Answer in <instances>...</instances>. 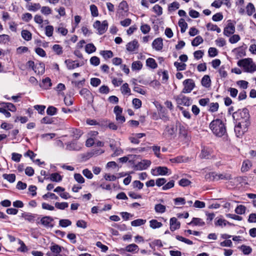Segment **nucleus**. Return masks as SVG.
<instances>
[{
	"instance_id": "obj_15",
	"label": "nucleus",
	"mask_w": 256,
	"mask_h": 256,
	"mask_svg": "<svg viewBox=\"0 0 256 256\" xmlns=\"http://www.w3.org/2000/svg\"><path fill=\"white\" fill-rule=\"evenodd\" d=\"M152 46L157 51L161 50L163 48L162 39L160 38L155 39L152 43Z\"/></svg>"
},
{
	"instance_id": "obj_61",
	"label": "nucleus",
	"mask_w": 256,
	"mask_h": 256,
	"mask_svg": "<svg viewBox=\"0 0 256 256\" xmlns=\"http://www.w3.org/2000/svg\"><path fill=\"white\" fill-rule=\"evenodd\" d=\"M174 186V181L173 180H170L166 184H164L162 187V190H166L173 188Z\"/></svg>"
},
{
	"instance_id": "obj_37",
	"label": "nucleus",
	"mask_w": 256,
	"mask_h": 256,
	"mask_svg": "<svg viewBox=\"0 0 256 256\" xmlns=\"http://www.w3.org/2000/svg\"><path fill=\"white\" fill-rule=\"evenodd\" d=\"M203 41L204 40L200 36H196L192 41V46H196L202 43Z\"/></svg>"
},
{
	"instance_id": "obj_6",
	"label": "nucleus",
	"mask_w": 256,
	"mask_h": 256,
	"mask_svg": "<svg viewBox=\"0 0 256 256\" xmlns=\"http://www.w3.org/2000/svg\"><path fill=\"white\" fill-rule=\"evenodd\" d=\"M93 26L94 28L97 30L100 34H102L106 31L108 28V23L106 20H104L102 22L99 20H96L94 22Z\"/></svg>"
},
{
	"instance_id": "obj_58",
	"label": "nucleus",
	"mask_w": 256,
	"mask_h": 256,
	"mask_svg": "<svg viewBox=\"0 0 256 256\" xmlns=\"http://www.w3.org/2000/svg\"><path fill=\"white\" fill-rule=\"evenodd\" d=\"M90 63L94 66H98L100 64V60L98 57L93 56L90 58Z\"/></svg>"
},
{
	"instance_id": "obj_41",
	"label": "nucleus",
	"mask_w": 256,
	"mask_h": 256,
	"mask_svg": "<svg viewBox=\"0 0 256 256\" xmlns=\"http://www.w3.org/2000/svg\"><path fill=\"white\" fill-rule=\"evenodd\" d=\"M2 177L6 180L10 182H14L16 180V176L14 174H4Z\"/></svg>"
},
{
	"instance_id": "obj_35",
	"label": "nucleus",
	"mask_w": 256,
	"mask_h": 256,
	"mask_svg": "<svg viewBox=\"0 0 256 256\" xmlns=\"http://www.w3.org/2000/svg\"><path fill=\"white\" fill-rule=\"evenodd\" d=\"M246 207L242 204L238 206L235 209V212L238 214H244L246 210Z\"/></svg>"
},
{
	"instance_id": "obj_54",
	"label": "nucleus",
	"mask_w": 256,
	"mask_h": 256,
	"mask_svg": "<svg viewBox=\"0 0 256 256\" xmlns=\"http://www.w3.org/2000/svg\"><path fill=\"white\" fill-rule=\"evenodd\" d=\"M140 29L144 34H146L150 32V27L148 24H142L140 26Z\"/></svg>"
},
{
	"instance_id": "obj_27",
	"label": "nucleus",
	"mask_w": 256,
	"mask_h": 256,
	"mask_svg": "<svg viewBox=\"0 0 256 256\" xmlns=\"http://www.w3.org/2000/svg\"><path fill=\"white\" fill-rule=\"evenodd\" d=\"M150 226L153 229L160 228L162 226V224L160 222H158L156 220H152L150 221Z\"/></svg>"
},
{
	"instance_id": "obj_10",
	"label": "nucleus",
	"mask_w": 256,
	"mask_h": 256,
	"mask_svg": "<svg viewBox=\"0 0 256 256\" xmlns=\"http://www.w3.org/2000/svg\"><path fill=\"white\" fill-rule=\"evenodd\" d=\"M151 162L150 160H144L134 166V169L136 170H142L147 169L150 165Z\"/></svg>"
},
{
	"instance_id": "obj_21",
	"label": "nucleus",
	"mask_w": 256,
	"mask_h": 256,
	"mask_svg": "<svg viewBox=\"0 0 256 256\" xmlns=\"http://www.w3.org/2000/svg\"><path fill=\"white\" fill-rule=\"evenodd\" d=\"M205 224V222L204 220L200 218H194L188 224L189 225L192 226H203Z\"/></svg>"
},
{
	"instance_id": "obj_62",
	"label": "nucleus",
	"mask_w": 256,
	"mask_h": 256,
	"mask_svg": "<svg viewBox=\"0 0 256 256\" xmlns=\"http://www.w3.org/2000/svg\"><path fill=\"white\" fill-rule=\"evenodd\" d=\"M153 11L158 16H160L162 13V8L159 6L158 4H156L154 6Z\"/></svg>"
},
{
	"instance_id": "obj_36",
	"label": "nucleus",
	"mask_w": 256,
	"mask_h": 256,
	"mask_svg": "<svg viewBox=\"0 0 256 256\" xmlns=\"http://www.w3.org/2000/svg\"><path fill=\"white\" fill-rule=\"evenodd\" d=\"M226 224L229 225H231V224L228 222L226 221V220L219 218L215 222V225L216 226H220L221 227L226 226Z\"/></svg>"
},
{
	"instance_id": "obj_52",
	"label": "nucleus",
	"mask_w": 256,
	"mask_h": 256,
	"mask_svg": "<svg viewBox=\"0 0 256 256\" xmlns=\"http://www.w3.org/2000/svg\"><path fill=\"white\" fill-rule=\"evenodd\" d=\"M54 122V118L48 116L43 118L40 120V122L44 124H52Z\"/></svg>"
},
{
	"instance_id": "obj_19",
	"label": "nucleus",
	"mask_w": 256,
	"mask_h": 256,
	"mask_svg": "<svg viewBox=\"0 0 256 256\" xmlns=\"http://www.w3.org/2000/svg\"><path fill=\"white\" fill-rule=\"evenodd\" d=\"M68 132L70 136L75 139L79 138L82 134L80 130L75 128H70Z\"/></svg>"
},
{
	"instance_id": "obj_2",
	"label": "nucleus",
	"mask_w": 256,
	"mask_h": 256,
	"mask_svg": "<svg viewBox=\"0 0 256 256\" xmlns=\"http://www.w3.org/2000/svg\"><path fill=\"white\" fill-rule=\"evenodd\" d=\"M210 128L214 134L221 137L226 132V128L223 122L216 118L210 124Z\"/></svg>"
},
{
	"instance_id": "obj_63",
	"label": "nucleus",
	"mask_w": 256,
	"mask_h": 256,
	"mask_svg": "<svg viewBox=\"0 0 256 256\" xmlns=\"http://www.w3.org/2000/svg\"><path fill=\"white\" fill-rule=\"evenodd\" d=\"M208 55L210 57H214L218 54V51L215 48H210L208 50Z\"/></svg>"
},
{
	"instance_id": "obj_25",
	"label": "nucleus",
	"mask_w": 256,
	"mask_h": 256,
	"mask_svg": "<svg viewBox=\"0 0 256 256\" xmlns=\"http://www.w3.org/2000/svg\"><path fill=\"white\" fill-rule=\"evenodd\" d=\"M62 248H63L62 246H60L57 244H54L50 247L51 252L54 254H60L62 252Z\"/></svg>"
},
{
	"instance_id": "obj_55",
	"label": "nucleus",
	"mask_w": 256,
	"mask_h": 256,
	"mask_svg": "<svg viewBox=\"0 0 256 256\" xmlns=\"http://www.w3.org/2000/svg\"><path fill=\"white\" fill-rule=\"evenodd\" d=\"M121 91L123 94H130V90L128 87V84L127 83L124 84L121 87Z\"/></svg>"
},
{
	"instance_id": "obj_43",
	"label": "nucleus",
	"mask_w": 256,
	"mask_h": 256,
	"mask_svg": "<svg viewBox=\"0 0 256 256\" xmlns=\"http://www.w3.org/2000/svg\"><path fill=\"white\" fill-rule=\"evenodd\" d=\"M55 206L58 209L63 210L68 206V204L66 202H56L55 203Z\"/></svg>"
},
{
	"instance_id": "obj_9",
	"label": "nucleus",
	"mask_w": 256,
	"mask_h": 256,
	"mask_svg": "<svg viewBox=\"0 0 256 256\" xmlns=\"http://www.w3.org/2000/svg\"><path fill=\"white\" fill-rule=\"evenodd\" d=\"M64 62L68 70L74 69L76 68L81 66L84 64V61H82L81 62H79L77 60H72L70 59L66 60L64 61Z\"/></svg>"
},
{
	"instance_id": "obj_46",
	"label": "nucleus",
	"mask_w": 256,
	"mask_h": 256,
	"mask_svg": "<svg viewBox=\"0 0 256 256\" xmlns=\"http://www.w3.org/2000/svg\"><path fill=\"white\" fill-rule=\"evenodd\" d=\"M52 50L58 55H60L63 52L62 48L60 44H54L52 46Z\"/></svg>"
},
{
	"instance_id": "obj_47",
	"label": "nucleus",
	"mask_w": 256,
	"mask_h": 256,
	"mask_svg": "<svg viewBox=\"0 0 256 256\" xmlns=\"http://www.w3.org/2000/svg\"><path fill=\"white\" fill-rule=\"evenodd\" d=\"M100 54L105 59L110 58L113 56V53L111 50H102Z\"/></svg>"
},
{
	"instance_id": "obj_26",
	"label": "nucleus",
	"mask_w": 256,
	"mask_h": 256,
	"mask_svg": "<svg viewBox=\"0 0 256 256\" xmlns=\"http://www.w3.org/2000/svg\"><path fill=\"white\" fill-rule=\"evenodd\" d=\"M22 38L26 41H29L32 38V35L30 32L24 30L21 32Z\"/></svg>"
},
{
	"instance_id": "obj_50",
	"label": "nucleus",
	"mask_w": 256,
	"mask_h": 256,
	"mask_svg": "<svg viewBox=\"0 0 256 256\" xmlns=\"http://www.w3.org/2000/svg\"><path fill=\"white\" fill-rule=\"evenodd\" d=\"M59 224L60 226L66 228L72 224V222L68 219L60 220L59 221Z\"/></svg>"
},
{
	"instance_id": "obj_39",
	"label": "nucleus",
	"mask_w": 256,
	"mask_h": 256,
	"mask_svg": "<svg viewBox=\"0 0 256 256\" xmlns=\"http://www.w3.org/2000/svg\"><path fill=\"white\" fill-rule=\"evenodd\" d=\"M80 94L84 98L88 99L91 95V92L87 88H84L80 90Z\"/></svg>"
},
{
	"instance_id": "obj_24",
	"label": "nucleus",
	"mask_w": 256,
	"mask_h": 256,
	"mask_svg": "<svg viewBox=\"0 0 256 256\" xmlns=\"http://www.w3.org/2000/svg\"><path fill=\"white\" fill-rule=\"evenodd\" d=\"M52 84L50 79L49 78H46L42 80L40 86L44 89L47 90L50 88Z\"/></svg>"
},
{
	"instance_id": "obj_56",
	"label": "nucleus",
	"mask_w": 256,
	"mask_h": 256,
	"mask_svg": "<svg viewBox=\"0 0 256 256\" xmlns=\"http://www.w3.org/2000/svg\"><path fill=\"white\" fill-rule=\"evenodd\" d=\"M40 12L44 15H48L52 14V10L48 6H44L40 8Z\"/></svg>"
},
{
	"instance_id": "obj_11",
	"label": "nucleus",
	"mask_w": 256,
	"mask_h": 256,
	"mask_svg": "<svg viewBox=\"0 0 256 256\" xmlns=\"http://www.w3.org/2000/svg\"><path fill=\"white\" fill-rule=\"evenodd\" d=\"M53 221L52 218L50 216H44L41 218L40 222L46 228H52L54 226V224H52Z\"/></svg>"
},
{
	"instance_id": "obj_34",
	"label": "nucleus",
	"mask_w": 256,
	"mask_h": 256,
	"mask_svg": "<svg viewBox=\"0 0 256 256\" xmlns=\"http://www.w3.org/2000/svg\"><path fill=\"white\" fill-rule=\"evenodd\" d=\"M154 210L156 212L162 214L166 212V207L160 204H156L155 205Z\"/></svg>"
},
{
	"instance_id": "obj_32",
	"label": "nucleus",
	"mask_w": 256,
	"mask_h": 256,
	"mask_svg": "<svg viewBox=\"0 0 256 256\" xmlns=\"http://www.w3.org/2000/svg\"><path fill=\"white\" fill-rule=\"evenodd\" d=\"M239 248L242 252L244 254L246 255L250 254L252 252V248L250 246L244 244L241 246Z\"/></svg>"
},
{
	"instance_id": "obj_60",
	"label": "nucleus",
	"mask_w": 256,
	"mask_h": 256,
	"mask_svg": "<svg viewBox=\"0 0 256 256\" xmlns=\"http://www.w3.org/2000/svg\"><path fill=\"white\" fill-rule=\"evenodd\" d=\"M236 84L240 88H242V89H246L248 88V82H246V80H240L237 81Z\"/></svg>"
},
{
	"instance_id": "obj_18",
	"label": "nucleus",
	"mask_w": 256,
	"mask_h": 256,
	"mask_svg": "<svg viewBox=\"0 0 256 256\" xmlns=\"http://www.w3.org/2000/svg\"><path fill=\"white\" fill-rule=\"evenodd\" d=\"M154 172H156V173H152L154 175H166L168 173V169L166 167L164 166H158L155 170H153Z\"/></svg>"
},
{
	"instance_id": "obj_59",
	"label": "nucleus",
	"mask_w": 256,
	"mask_h": 256,
	"mask_svg": "<svg viewBox=\"0 0 256 256\" xmlns=\"http://www.w3.org/2000/svg\"><path fill=\"white\" fill-rule=\"evenodd\" d=\"M74 178L80 184H83L85 182L84 178L80 174H74Z\"/></svg>"
},
{
	"instance_id": "obj_64",
	"label": "nucleus",
	"mask_w": 256,
	"mask_h": 256,
	"mask_svg": "<svg viewBox=\"0 0 256 256\" xmlns=\"http://www.w3.org/2000/svg\"><path fill=\"white\" fill-rule=\"evenodd\" d=\"M41 6L39 3H34L30 6L28 10L30 11L36 12L40 9Z\"/></svg>"
},
{
	"instance_id": "obj_20",
	"label": "nucleus",
	"mask_w": 256,
	"mask_h": 256,
	"mask_svg": "<svg viewBox=\"0 0 256 256\" xmlns=\"http://www.w3.org/2000/svg\"><path fill=\"white\" fill-rule=\"evenodd\" d=\"M124 250L127 252L136 253L139 250V248L136 244H132L128 245L125 248Z\"/></svg>"
},
{
	"instance_id": "obj_29",
	"label": "nucleus",
	"mask_w": 256,
	"mask_h": 256,
	"mask_svg": "<svg viewBox=\"0 0 256 256\" xmlns=\"http://www.w3.org/2000/svg\"><path fill=\"white\" fill-rule=\"evenodd\" d=\"M178 26L180 28V32L184 33L186 32L188 24L183 18H180L178 22Z\"/></svg>"
},
{
	"instance_id": "obj_12",
	"label": "nucleus",
	"mask_w": 256,
	"mask_h": 256,
	"mask_svg": "<svg viewBox=\"0 0 256 256\" xmlns=\"http://www.w3.org/2000/svg\"><path fill=\"white\" fill-rule=\"evenodd\" d=\"M66 150H68L79 151L81 150L82 144L74 141L69 142L66 144Z\"/></svg>"
},
{
	"instance_id": "obj_3",
	"label": "nucleus",
	"mask_w": 256,
	"mask_h": 256,
	"mask_svg": "<svg viewBox=\"0 0 256 256\" xmlns=\"http://www.w3.org/2000/svg\"><path fill=\"white\" fill-rule=\"evenodd\" d=\"M237 64L244 68L245 72L253 73L256 71V64L252 58H246L239 60Z\"/></svg>"
},
{
	"instance_id": "obj_57",
	"label": "nucleus",
	"mask_w": 256,
	"mask_h": 256,
	"mask_svg": "<svg viewBox=\"0 0 256 256\" xmlns=\"http://www.w3.org/2000/svg\"><path fill=\"white\" fill-rule=\"evenodd\" d=\"M90 10L92 16L96 17L98 15V8L94 4H92L90 6Z\"/></svg>"
},
{
	"instance_id": "obj_13",
	"label": "nucleus",
	"mask_w": 256,
	"mask_h": 256,
	"mask_svg": "<svg viewBox=\"0 0 256 256\" xmlns=\"http://www.w3.org/2000/svg\"><path fill=\"white\" fill-rule=\"evenodd\" d=\"M178 136L183 140H186L188 138V132L186 128L182 124L178 126Z\"/></svg>"
},
{
	"instance_id": "obj_1",
	"label": "nucleus",
	"mask_w": 256,
	"mask_h": 256,
	"mask_svg": "<svg viewBox=\"0 0 256 256\" xmlns=\"http://www.w3.org/2000/svg\"><path fill=\"white\" fill-rule=\"evenodd\" d=\"M232 117L235 120L234 132L237 137L242 136L250 124V116L247 108L238 110L234 112Z\"/></svg>"
},
{
	"instance_id": "obj_33",
	"label": "nucleus",
	"mask_w": 256,
	"mask_h": 256,
	"mask_svg": "<svg viewBox=\"0 0 256 256\" xmlns=\"http://www.w3.org/2000/svg\"><path fill=\"white\" fill-rule=\"evenodd\" d=\"M85 50L88 54H92L96 50V48L93 44H88L85 46Z\"/></svg>"
},
{
	"instance_id": "obj_44",
	"label": "nucleus",
	"mask_w": 256,
	"mask_h": 256,
	"mask_svg": "<svg viewBox=\"0 0 256 256\" xmlns=\"http://www.w3.org/2000/svg\"><path fill=\"white\" fill-rule=\"evenodd\" d=\"M58 109L53 106H49L46 110V114L49 116H54L56 114Z\"/></svg>"
},
{
	"instance_id": "obj_38",
	"label": "nucleus",
	"mask_w": 256,
	"mask_h": 256,
	"mask_svg": "<svg viewBox=\"0 0 256 256\" xmlns=\"http://www.w3.org/2000/svg\"><path fill=\"white\" fill-rule=\"evenodd\" d=\"M146 220L138 218L132 221L131 222V225L133 226H140L146 223Z\"/></svg>"
},
{
	"instance_id": "obj_51",
	"label": "nucleus",
	"mask_w": 256,
	"mask_h": 256,
	"mask_svg": "<svg viewBox=\"0 0 256 256\" xmlns=\"http://www.w3.org/2000/svg\"><path fill=\"white\" fill-rule=\"evenodd\" d=\"M132 186L134 188H137L138 190L142 189L144 187V184L140 180H134L132 184Z\"/></svg>"
},
{
	"instance_id": "obj_7",
	"label": "nucleus",
	"mask_w": 256,
	"mask_h": 256,
	"mask_svg": "<svg viewBox=\"0 0 256 256\" xmlns=\"http://www.w3.org/2000/svg\"><path fill=\"white\" fill-rule=\"evenodd\" d=\"M183 85L184 86V88L182 92L184 94L190 92L195 86L194 82V80L191 78L184 80L183 82Z\"/></svg>"
},
{
	"instance_id": "obj_5",
	"label": "nucleus",
	"mask_w": 256,
	"mask_h": 256,
	"mask_svg": "<svg viewBox=\"0 0 256 256\" xmlns=\"http://www.w3.org/2000/svg\"><path fill=\"white\" fill-rule=\"evenodd\" d=\"M177 128L174 124L166 125L162 132V136L166 139L172 140L176 136Z\"/></svg>"
},
{
	"instance_id": "obj_48",
	"label": "nucleus",
	"mask_w": 256,
	"mask_h": 256,
	"mask_svg": "<svg viewBox=\"0 0 256 256\" xmlns=\"http://www.w3.org/2000/svg\"><path fill=\"white\" fill-rule=\"evenodd\" d=\"M2 104H4V108H8V110H9L12 112H16V108L15 106L12 103L6 102V103Z\"/></svg>"
},
{
	"instance_id": "obj_53",
	"label": "nucleus",
	"mask_w": 256,
	"mask_h": 256,
	"mask_svg": "<svg viewBox=\"0 0 256 256\" xmlns=\"http://www.w3.org/2000/svg\"><path fill=\"white\" fill-rule=\"evenodd\" d=\"M191 182L186 178H182L179 182L178 184L180 186L186 187L191 184Z\"/></svg>"
},
{
	"instance_id": "obj_28",
	"label": "nucleus",
	"mask_w": 256,
	"mask_h": 256,
	"mask_svg": "<svg viewBox=\"0 0 256 256\" xmlns=\"http://www.w3.org/2000/svg\"><path fill=\"white\" fill-rule=\"evenodd\" d=\"M210 82H211V80H210V78L208 75H205L202 78V84L206 88H208L210 86Z\"/></svg>"
},
{
	"instance_id": "obj_23",
	"label": "nucleus",
	"mask_w": 256,
	"mask_h": 256,
	"mask_svg": "<svg viewBox=\"0 0 256 256\" xmlns=\"http://www.w3.org/2000/svg\"><path fill=\"white\" fill-rule=\"evenodd\" d=\"M22 217L26 220L32 222L35 220L36 214L24 212L22 214Z\"/></svg>"
},
{
	"instance_id": "obj_45",
	"label": "nucleus",
	"mask_w": 256,
	"mask_h": 256,
	"mask_svg": "<svg viewBox=\"0 0 256 256\" xmlns=\"http://www.w3.org/2000/svg\"><path fill=\"white\" fill-rule=\"evenodd\" d=\"M142 66V64L140 61H136L132 63V69L133 70H140Z\"/></svg>"
},
{
	"instance_id": "obj_30",
	"label": "nucleus",
	"mask_w": 256,
	"mask_h": 256,
	"mask_svg": "<svg viewBox=\"0 0 256 256\" xmlns=\"http://www.w3.org/2000/svg\"><path fill=\"white\" fill-rule=\"evenodd\" d=\"M50 179L52 182H59L62 180V176L58 173H52L50 174Z\"/></svg>"
},
{
	"instance_id": "obj_14",
	"label": "nucleus",
	"mask_w": 256,
	"mask_h": 256,
	"mask_svg": "<svg viewBox=\"0 0 256 256\" xmlns=\"http://www.w3.org/2000/svg\"><path fill=\"white\" fill-rule=\"evenodd\" d=\"M235 32L234 25L231 22L228 24L224 30V34L226 36H230Z\"/></svg>"
},
{
	"instance_id": "obj_16",
	"label": "nucleus",
	"mask_w": 256,
	"mask_h": 256,
	"mask_svg": "<svg viewBox=\"0 0 256 256\" xmlns=\"http://www.w3.org/2000/svg\"><path fill=\"white\" fill-rule=\"evenodd\" d=\"M139 44L138 41L136 40H134L132 41L128 42L126 45V50L128 52H134L138 48Z\"/></svg>"
},
{
	"instance_id": "obj_4",
	"label": "nucleus",
	"mask_w": 256,
	"mask_h": 256,
	"mask_svg": "<svg viewBox=\"0 0 256 256\" xmlns=\"http://www.w3.org/2000/svg\"><path fill=\"white\" fill-rule=\"evenodd\" d=\"M205 178L209 181H218L220 180H228L232 178V175L230 174H218L216 172H212L207 174L206 175Z\"/></svg>"
},
{
	"instance_id": "obj_22",
	"label": "nucleus",
	"mask_w": 256,
	"mask_h": 256,
	"mask_svg": "<svg viewBox=\"0 0 256 256\" xmlns=\"http://www.w3.org/2000/svg\"><path fill=\"white\" fill-rule=\"evenodd\" d=\"M252 166V164L250 161L248 160H244L241 168V171L242 172H248Z\"/></svg>"
},
{
	"instance_id": "obj_17",
	"label": "nucleus",
	"mask_w": 256,
	"mask_h": 256,
	"mask_svg": "<svg viewBox=\"0 0 256 256\" xmlns=\"http://www.w3.org/2000/svg\"><path fill=\"white\" fill-rule=\"evenodd\" d=\"M170 230L172 232L180 228V222L178 220L177 218L174 217L170 219Z\"/></svg>"
},
{
	"instance_id": "obj_8",
	"label": "nucleus",
	"mask_w": 256,
	"mask_h": 256,
	"mask_svg": "<svg viewBox=\"0 0 256 256\" xmlns=\"http://www.w3.org/2000/svg\"><path fill=\"white\" fill-rule=\"evenodd\" d=\"M176 101L178 104L186 106L192 104L190 98L182 94H179L176 96Z\"/></svg>"
},
{
	"instance_id": "obj_49",
	"label": "nucleus",
	"mask_w": 256,
	"mask_h": 256,
	"mask_svg": "<svg viewBox=\"0 0 256 256\" xmlns=\"http://www.w3.org/2000/svg\"><path fill=\"white\" fill-rule=\"evenodd\" d=\"M219 104L218 102H212L209 104V111L212 112H216L218 110Z\"/></svg>"
},
{
	"instance_id": "obj_40",
	"label": "nucleus",
	"mask_w": 256,
	"mask_h": 256,
	"mask_svg": "<svg viewBox=\"0 0 256 256\" xmlns=\"http://www.w3.org/2000/svg\"><path fill=\"white\" fill-rule=\"evenodd\" d=\"M246 13L248 16H252L255 12V8L252 3H248L246 7Z\"/></svg>"
},
{
	"instance_id": "obj_31",
	"label": "nucleus",
	"mask_w": 256,
	"mask_h": 256,
	"mask_svg": "<svg viewBox=\"0 0 256 256\" xmlns=\"http://www.w3.org/2000/svg\"><path fill=\"white\" fill-rule=\"evenodd\" d=\"M146 65L152 68H156L158 65L156 60L152 58H148L146 60Z\"/></svg>"
},
{
	"instance_id": "obj_42",
	"label": "nucleus",
	"mask_w": 256,
	"mask_h": 256,
	"mask_svg": "<svg viewBox=\"0 0 256 256\" xmlns=\"http://www.w3.org/2000/svg\"><path fill=\"white\" fill-rule=\"evenodd\" d=\"M174 66L176 68L177 70L182 71L186 69V65L184 63H181L178 62H174Z\"/></svg>"
}]
</instances>
